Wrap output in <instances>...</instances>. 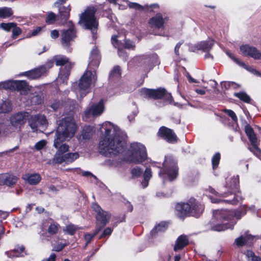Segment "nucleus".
<instances>
[{"label": "nucleus", "instance_id": "f257e3e1", "mask_svg": "<svg viewBox=\"0 0 261 261\" xmlns=\"http://www.w3.org/2000/svg\"><path fill=\"white\" fill-rule=\"evenodd\" d=\"M101 132L104 137L99 142V149L106 156H113L123 152L126 147V135L116 125L109 121L101 124Z\"/></svg>", "mask_w": 261, "mask_h": 261}, {"label": "nucleus", "instance_id": "f03ea898", "mask_svg": "<svg viewBox=\"0 0 261 261\" xmlns=\"http://www.w3.org/2000/svg\"><path fill=\"white\" fill-rule=\"evenodd\" d=\"M245 213L240 211H231L227 210H217L213 212L211 224L212 229L221 231L227 229H232L236 219H240Z\"/></svg>", "mask_w": 261, "mask_h": 261}, {"label": "nucleus", "instance_id": "7ed1b4c3", "mask_svg": "<svg viewBox=\"0 0 261 261\" xmlns=\"http://www.w3.org/2000/svg\"><path fill=\"white\" fill-rule=\"evenodd\" d=\"M100 57L97 48H94L89 58V63L87 69L79 80V87L81 91V97H84L88 92L87 91L92 85L97 81L95 69L98 68L100 63Z\"/></svg>", "mask_w": 261, "mask_h": 261}, {"label": "nucleus", "instance_id": "20e7f679", "mask_svg": "<svg viewBox=\"0 0 261 261\" xmlns=\"http://www.w3.org/2000/svg\"><path fill=\"white\" fill-rule=\"evenodd\" d=\"M239 176H233L227 179L226 187L232 191L231 193L219 194L214 189L209 187L207 189L213 194L210 198L213 203L225 202L231 204H237L241 199L239 195Z\"/></svg>", "mask_w": 261, "mask_h": 261}, {"label": "nucleus", "instance_id": "39448f33", "mask_svg": "<svg viewBox=\"0 0 261 261\" xmlns=\"http://www.w3.org/2000/svg\"><path fill=\"white\" fill-rule=\"evenodd\" d=\"M77 128L75 120L72 117L63 118L57 128L54 141L65 143L75 135Z\"/></svg>", "mask_w": 261, "mask_h": 261}, {"label": "nucleus", "instance_id": "423d86ee", "mask_svg": "<svg viewBox=\"0 0 261 261\" xmlns=\"http://www.w3.org/2000/svg\"><path fill=\"white\" fill-rule=\"evenodd\" d=\"M176 210L180 218L187 215L198 217L202 213L204 206L195 199L191 198L187 203H178L176 205Z\"/></svg>", "mask_w": 261, "mask_h": 261}, {"label": "nucleus", "instance_id": "0eeeda50", "mask_svg": "<svg viewBox=\"0 0 261 261\" xmlns=\"http://www.w3.org/2000/svg\"><path fill=\"white\" fill-rule=\"evenodd\" d=\"M96 11V7L89 6L80 15L79 23L84 26L86 29L91 30L93 34L96 33V30L98 24L95 16Z\"/></svg>", "mask_w": 261, "mask_h": 261}, {"label": "nucleus", "instance_id": "6e6552de", "mask_svg": "<svg viewBox=\"0 0 261 261\" xmlns=\"http://www.w3.org/2000/svg\"><path fill=\"white\" fill-rule=\"evenodd\" d=\"M128 154L129 155V161L135 163H142L147 158L145 147L138 142L131 144Z\"/></svg>", "mask_w": 261, "mask_h": 261}, {"label": "nucleus", "instance_id": "1a4fd4ad", "mask_svg": "<svg viewBox=\"0 0 261 261\" xmlns=\"http://www.w3.org/2000/svg\"><path fill=\"white\" fill-rule=\"evenodd\" d=\"M162 169L159 172V176L162 177V174H166L170 180L176 178L178 174V168L176 162L172 156L165 157Z\"/></svg>", "mask_w": 261, "mask_h": 261}, {"label": "nucleus", "instance_id": "9d476101", "mask_svg": "<svg viewBox=\"0 0 261 261\" xmlns=\"http://www.w3.org/2000/svg\"><path fill=\"white\" fill-rule=\"evenodd\" d=\"M141 94L154 99H163L169 103L172 101L171 94L168 93L164 88H159L156 90L143 88L141 90Z\"/></svg>", "mask_w": 261, "mask_h": 261}, {"label": "nucleus", "instance_id": "9b49d317", "mask_svg": "<svg viewBox=\"0 0 261 261\" xmlns=\"http://www.w3.org/2000/svg\"><path fill=\"white\" fill-rule=\"evenodd\" d=\"M53 146L57 149V151L52 160V163L53 164L65 163V153L69 150V145L66 143L54 141Z\"/></svg>", "mask_w": 261, "mask_h": 261}, {"label": "nucleus", "instance_id": "f8f14e48", "mask_svg": "<svg viewBox=\"0 0 261 261\" xmlns=\"http://www.w3.org/2000/svg\"><path fill=\"white\" fill-rule=\"evenodd\" d=\"M105 107L103 100H101L96 103L92 104L84 112L83 118L86 120L100 116L104 111Z\"/></svg>", "mask_w": 261, "mask_h": 261}, {"label": "nucleus", "instance_id": "ddd939ff", "mask_svg": "<svg viewBox=\"0 0 261 261\" xmlns=\"http://www.w3.org/2000/svg\"><path fill=\"white\" fill-rule=\"evenodd\" d=\"M29 123L33 132L41 130L47 125V121L42 115L32 116L29 118Z\"/></svg>", "mask_w": 261, "mask_h": 261}, {"label": "nucleus", "instance_id": "4468645a", "mask_svg": "<svg viewBox=\"0 0 261 261\" xmlns=\"http://www.w3.org/2000/svg\"><path fill=\"white\" fill-rule=\"evenodd\" d=\"M92 208L97 213L96 215L97 227H99V225L104 227L108 222L110 215L109 213L102 211L100 207L96 203L92 204Z\"/></svg>", "mask_w": 261, "mask_h": 261}, {"label": "nucleus", "instance_id": "2eb2a0df", "mask_svg": "<svg viewBox=\"0 0 261 261\" xmlns=\"http://www.w3.org/2000/svg\"><path fill=\"white\" fill-rule=\"evenodd\" d=\"M29 114L28 112H21L14 114L10 117L11 125L15 128H20L26 122Z\"/></svg>", "mask_w": 261, "mask_h": 261}, {"label": "nucleus", "instance_id": "dca6fc26", "mask_svg": "<svg viewBox=\"0 0 261 261\" xmlns=\"http://www.w3.org/2000/svg\"><path fill=\"white\" fill-rule=\"evenodd\" d=\"M76 37L74 27L72 25L66 30H63L61 34V43L64 47H68L70 42Z\"/></svg>", "mask_w": 261, "mask_h": 261}, {"label": "nucleus", "instance_id": "f3484780", "mask_svg": "<svg viewBox=\"0 0 261 261\" xmlns=\"http://www.w3.org/2000/svg\"><path fill=\"white\" fill-rule=\"evenodd\" d=\"M242 54L246 56H249L256 60L261 59V53L255 47L248 45H243L240 47Z\"/></svg>", "mask_w": 261, "mask_h": 261}, {"label": "nucleus", "instance_id": "a211bd4d", "mask_svg": "<svg viewBox=\"0 0 261 261\" xmlns=\"http://www.w3.org/2000/svg\"><path fill=\"white\" fill-rule=\"evenodd\" d=\"M158 134L167 142L174 143L177 141L176 136L172 130L165 126H162L160 128Z\"/></svg>", "mask_w": 261, "mask_h": 261}, {"label": "nucleus", "instance_id": "6ab92c4d", "mask_svg": "<svg viewBox=\"0 0 261 261\" xmlns=\"http://www.w3.org/2000/svg\"><path fill=\"white\" fill-rule=\"evenodd\" d=\"M140 59L142 64L147 66L149 69H151L155 65L159 63L158 55L155 54L142 56L140 57Z\"/></svg>", "mask_w": 261, "mask_h": 261}, {"label": "nucleus", "instance_id": "aec40b11", "mask_svg": "<svg viewBox=\"0 0 261 261\" xmlns=\"http://www.w3.org/2000/svg\"><path fill=\"white\" fill-rule=\"evenodd\" d=\"M49 68L50 67L47 68L44 65L41 66L37 68L24 72L23 75L30 79H38L43 75Z\"/></svg>", "mask_w": 261, "mask_h": 261}, {"label": "nucleus", "instance_id": "412c9836", "mask_svg": "<svg viewBox=\"0 0 261 261\" xmlns=\"http://www.w3.org/2000/svg\"><path fill=\"white\" fill-rule=\"evenodd\" d=\"M17 178L15 176L9 173L0 174V185L12 186L17 182Z\"/></svg>", "mask_w": 261, "mask_h": 261}, {"label": "nucleus", "instance_id": "4be33fe9", "mask_svg": "<svg viewBox=\"0 0 261 261\" xmlns=\"http://www.w3.org/2000/svg\"><path fill=\"white\" fill-rule=\"evenodd\" d=\"M165 20L161 14H157L155 16L150 19L149 24L151 28L156 29H163Z\"/></svg>", "mask_w": 261, "mask_h": 261}, {"label": "nucleus", "instance_id": "5701e85b", "mask_svg": "<svg viewBox=\"0 0 261 261\" xmlns=\"http://www.w3.org/2000/svg\"><path fill=\"white\" fill-rule=\"evenodd\" d=\"M226 53L230 58H231L235 62H236L240 66L243 67V68L246 69L247 71H249L250 72L252 73V74L261 77V73L259 71H258L257 70L253 68L252 67H251L250 66L247 65L244 62H241L239 59L236 58L234 57L233 56V55L231 53H228V52H227Z\"/></svg>", "mask_w": 261, "mask_h": 261}, {"label": "nucleus", "instance_id": "b1692460", "mask_svg": "<svg viewBox=\"0 0 261 261\" xmlns=\"http://www.w3.org/2000/svg\"><path fill=\"white\" fill-rule=\"evenodd\" d=\"M22 179L30 185H36L41 180V176L39 174H25L22 177Z\"/></svg>", "mask_w": 261, "mask_h": 261}, {"label": "nucleus", "instance_id": "393cba45", "mask_svg": "<svg viewBox=\"0 0 261 261\" xmlns=\"http://www.w3.org/2000/svg\"><path fill=\"white\" fill-rule=\"evenodd\" d=\"M189 243L187 236L181 235L176 240L175 244L174 247V250L177 251L182 249L184 247L187 246Z\"/></svg>", "mask_w": 261, "mask_h": 261}, {"label": "nucleus", "instance_id": "a878e982", "mask_svg": "<svg viewBox=\"0 0 261 261\" xmlns=\"http://www.w3.org/2000/svg\"><path fill=\"white\" fill-rule=\"evenodd\" d=\"M58 8L60 17L62 19L66 20L69 17L71 7L70 5L57 7Z\"/></svg>", "mask_w": 261, "mask_h": 261}, {"label": "nucleus", "instance_id": "bb28decb", "mask_svg": "<svg viewBox=\"0 0 261 261\" xmlns=\"http://www.w3.org/2000/svg\"><path fill=\"white\" fill-rule=\"evenodd\" d=\"M214 44V41L212 39L207 41H201L198 45L199 49H202L204 51H208L212 48Z\"/></svg>", "mask_w": 261, "mask_h": 261}, {"label": "nucleus", "instance_id": "cd10ccee", "mask_svg": "<svg viewBox=\"0 0 261 261\" xmlns=\"http://www.w3.org/2000/svg\"><path fill=\"white\" fill-rule=\"evenodd\" d=\"M93 133L92 128L90 126H86L83 128L80 137L83 140H88L92 137Z\"/></svg>", "mask_w": 261, "mask_h": 261}, {"label": "nucleus", "instance_id": "c85d7f7f", "mask_svg": "<svg viewBox=\"0 0 261 261\" xmlns=\"http://www.w3.org/2000/svg\"><path fill=\"white\" fill-rule=\"evenodd\" d=\"M24 248L23 246H21L17 247L14 250L8 252L7 253L9 257L13 258V257H19L23 255L21 253L24 251Z\"/></svg>", "mask_w": 261, "mask_h": 261}, {"label": "nucleus", "instance_id": "c756f323", "mask_svg": "<svg viewBox=\"0 0 261 261\" xmlns=\"http://www.w3.org/2000/svg\"><path fill=\"white\" fill-rule=\"evenodd\" d=\"M152 177V173L151 169L149 168H147L143 174V180L142 182V186L143 187L146 188L148 185V181Z\"/></svg>", "mask_w": 261, "mask_h": 261}, {"label": "nucleus", "instance_id": "7c9ffc66", "mask_svg": "<svg viewBox=\"0 0 261 261\" xmlns=\"http://www.w3.org/2000/svg\"><path fill=\"white\" fill-rule=\"evenodd\" d=\"M248 137L251 145L255 150L256 153L260 154L261 153V150L258 147L257 138L255 133Z\"/></svg>", "mask_w": 261, "mask_h": 261}, {"label": "nucleus", "instance_id": "2f4dec72", "mask_svg": "<svg viewBox=\"0 0 261 261\" xmlns=\"http://www.w3.org/2000/svg\"><path fill=\"white\" fill-rule=\"evenodd\" d=\"M79 154L77 152H69L65 154V164H69L78 159Z\"/></svg>", "mask_w": 261, "mask_h": 261}, {"label": "nucleus", "instance_id": "473e14b6", "mask_svg": "<svg viewBox=\"0 0 261 261\" xmlns=\"http://www.w3.org/2000/svg\"><path fill=\"white\" fill-rule=\"evenodd\" d=\"M121 76L120 69L119 66H115L113 68L110 73V79L111 80H116L119 79Z\"/></svg>", "mask_w": 261, "mask_h": 261}, {"label": "nucleus", "instance_id": "72a5a7b5", "mask_svg": "<svg viewBox=\"0 0 261 261\" xmlns=\"http://www.w3.org/2000/svg\"><path fill=\"white\" fill-rule=\"evenodd\" d=\"M80 228L79 226L72 224L67 225L63 229V231L69 235H73L76 231Z\"/></svg>", "mask_w": 261, "mask_h": 261}, {"label": "nucleus", "instance_id": "f704fd0d", "mask_svg": "<svg viewBox=\"0 0 261 261\" xmlns=\"http://www.w3.org/2000/svg\"><path fill=\"white\" fill-rule=\"evenodd\" d=\"M12 110V105L10 101H4L0 103V112L7 113Z\"/></svg>", "mask_w": 261, "mask_h": 261}, {"label": "nucleus", "instance_id": "c9c22d12", "mask_svg": "<svg viewBox=\"0 0 261 261\" xmlns=\"http://www.w3.org/2000/svg\"><path fill=\"white\" fill-rule=\"evenodd\" d=\"M13 11L11 8L8 7L0 8V17L5 18L12 15Z\"/></svg>", "mask_w": 261, "mask_h": 261}, {"label": "nucleus", "instance_id": "e433bc0d", "mask_svg": "<svg viewBox=\"0 0 261 261\" xmlns=\"http://www.w3.org/2000/svg\"><path fill=\"white\" fill-rule=\"evenodd\" d=\"M15 81H8L0 84V86L5 89L16 90Z\"/></svg>", "mask_w": 261, "mask_h": 261}, {"label": "nucleus", "instance_id": "4c0bfd02", "mask_svg": "<svg viewBox=\"0 0 261 261\" xmlns=\"http://www.w3.org/2000/svg\"><path fill=\"white\" fill-rule=\"evenodd\" d=\"M60 225L56 222H52L50 224L48 227V232L51 234H56L58 233Z\"/></svg>", "mask_w": 261, "mask_h": 261}, {"label": "nucleus", "instance_id": "58836bf2", "mask_svg": "<svg viewBox=\"0 0 261 261\" xmlns=\"http://www.w3.org/2000/svg\"><path fill=\"white\" fill-rule=\"evenodd\" d=\"M103 227L101 226V225H99V227H97V224H96V227L93 234L90 233L86 234L85 235V240L86 241V244L89 243L92 238L96 236Z\"/></svg>", "mask_w": 261, "mask_h": 261}, {"label": "nucleus", "instance_id": "ea45409f", "mask_svg": "<svg viewBox=\"0 0 261 261\" xmlns=\"http://www.w3.org/2000/svg\"><path fill=\"white\" fill-rule=\"evenodd\" d=\"M251 238L252 237L249 235L241 236V237L236 239L235 242L238 246H242L244 245L247 242V241Z\"/></svg>", "mask_w": 261, "mask_h": 261}, {"label": "nucleus", "instance_id": "a19ab883", "mask_svg": "<svg viewBox=\"0 0 261 261\" xmlns=\"http://www.w3.org/2000/svg\"><path fill=\"white\" fill-rule=\"evenodd\" d=\"M16 90H25L28 89L29 85L25 81H15Z\"/></svg>", "mask_w": 261, "mask_h": 261}, {"label": "nucleus", "instance_id": "79ce46f5", "mask_svg": "<svg viewBox=\"0 0 261 261\" xmlns=\"http://www.w3.org/2000/svg\"><path fill=\"white\" fill-rule=\"evenodd\" d=\"M167 227V224L165 222H161L156 226L151 231L152 234L158 232L164 231Z\"/></svg>", "mask_w": 261, "mask_h": 261}, {"label": "nucleus", "instance_id": "37998d69", "mask_svg": "<svg viewBox=\"0 0 261 261\" xmlns=\"http://www.w3.org/2000/svg\"><path fill=\"white\" fill-rule=\"evenodd\" d=\"M234 96L247 103H249L251 100L250 97L246 93L243 92L236 93H234Z\"/></svg>", "mask_w": 261, "mask_h": 261}, {"label": "nucleus", "instance_id": "c03bdc74", "mask_svg": "<svg viewBox=\"0 0 261 261\" xmlns=\"http://www.w3.org/2000/svg\"><path fill=\"white\" fill-rule=\"evenodd\" d=\"M128 3V6L129 8L131 9H134L135 10H143L145 9H148V5H145L144 6H142L141 5L136 3H132L127 1Z\"/></svg>", "mask_w": 261, "mask_h": 261}, {"label": "nucleus", "instance_id": "a18cd8bd", "mask_svg": "<svg viewBox=\"0 0 261 261\" xmlns=\"http://www.w3.org/2000/svg\"><path fill=\"white\" fill-rule=\"evenodd\" d=\"M69 75V71L68 69H66L65 70L62 69L60 70L59 76L58 80L61 79L64 82L66 81Z\"/></svg>", "mask_w": 261, "mask_h": 261}, {"label": "nucleus", "instance_id": "49530a36", "mask_svg": "<svg viewBox=\"0 0 261 261\" xmlns=\"http://www.w3.org/2000/svg\"><path fill=\"white\" fill-rule=\"evenodd\" d=\"M14 27H15V23L14 22L2 23L0 24V28L7 32L10 31Z\"/></svg>", "mask_w": 261, "mask_h": 261}, {"label": "nucleus", "instance_id": "de8ad7c7", "mask_svg": "<svg viewBox=\"0 0 261 261\" xmlns=\"http://www.w3.org/2000/svg\"><path fill=\"white\" fill-rule=\"evenodd\" d=\"M68 62V59L64 56H61L56 59L57 66H63Z\"/></svg>", "mask_w": 261, "mask_h": 261}, {"label": "nucleus", "instance_id": "09e8293b", "mask_svg": "<svg viewBox=\"0 0 261 261\" xmlns=\"http://www.w3.org/2000/svg\"><path fill=\"white\" fill-rule=\"evenodd\" d=\"M56 19V15L53 12H50L47 14V16L46 18V22L48 24L53 23Z\"/></svg>", "mask_w": 261, "mask_h": 261}, {"label": "nucleus", "instance_id": "8fccbe9b", "mask_svg": "<svg viewBox=\"0 0 261 261\" xmlns=\"http://www.w3.org/2000/svg\"><path fill=\"white\" fill-rule=\"evenodd\" d=\"M220 159V154L219 153H216L212 158V165L213 168H216L219 165Z\"/></svg>", "mask_w": 261, "mask_h": 261}, {"label": "nucleus", "instance_id": "3c124183", "mask_svg": "<svg viewBox=\"0 0 261 261\" xmlns=\"http://www.w3.org/2000/svg\"><path fill=\"white\" fill-rule=\"evenodd\" d=\"M118 37V36H113L112 37V43L113 44V45L116 48H118V54L119 56H121V53H122V50H121L120 49H119V47H120V46H119V41L117 40V38Z\"/></svg>", "mask_w": 261, "mask_h": 261}, {"label": "nucleus", "instance_id": "603ef678", "mask_svg": "<svg viewBox=\"0 0 261 261\" xmlns=\"http://www.w3.org/2000/svg\"><path fill=\"white\" fill-rule=\"evenodd\" d=\"M223 112L227 114L231 118L232 120L236 123L238 122V118L235 113L231 110L224 109Z\"/></svg>", "mask_w": 261, "mask_h": 261}, {"label": "nucleus", "instance_id": "864d4df0", "mask_svg": "<svg viewBox=\"0 0 261 261\" xmlns=\"http://www.w3.org/2000/svg\"><path fill=\"white\" fill-rule=\"evenodd\" d=\"M47 142L45 140H42L37 142L34 148L37 150H40L43 149L46 145Z\"/></svg>", "mask_w": 261, "mask_h": 261}, {"label": "nucleus", "instance_id": "5fc2aeb1", "mask_svg": "<svg viewBox=\"0 0 261 261\" xmlns=\"http://www.w3.org/2000/svg\"><path fill=\"white\" fill-rule=\"evenodd\" d=\"M22 31L21 29L17 27V24L15 23V27H14L12 29V38L15 39L18 36L21 34Z\"/></svg>", "mask_w": 261, "mask_h": 261}, {"label": "nucleus", "instance_id": "6e6d98bb", "mask_svg": "<svg viewBox=\"0 0 261 261\" xmlns=\"http://www.w3.org/2000/svg\"><path fill=\"white\" fill-rule=\"evenodd\" d=\"M142 173V170L137 167L133 168L131 171L132 176L134 178H137L139 177Z\"/></svg>", "mask_w": 261, "mask_h": 261}, {"label": "nucleus", "instance_id": "4d7b16f0", "mask_svg": "<svg viewBox=\"0 0 261 261\" xmlns=\"http://www.w3.org/2000/svg\"><path fill=\"white\" fill-rule=\"evenodd\" d=\"M124 46L127 49H134L135 47V45L133 42L129 40H126L124 42Z\"/></svg>", "mask_w": 261, "mask_h": 261}, {"label": "nucleus", "instance_id": "13d9d810", "mask_svg": "<svg viewBox=\"0 0 261 261\" xmlns=\"http://www.w3.org/2000/svg\"><path fill=\"white\" fill-rule=\"evenodd\" d=\"M66 246V244L64 243H59L56 245L54 248L53 250L55 251H60L62 250L65 246Z\"/></svg>", "mask_w": 261, "mask_h": 261}, {"label": "nucleus", "instance_id": "bf43d9fd", "mask_svg": "<svg viewBox=\"0 0 261 261\" xmlns=\"http://www.w3.org/2000/svg\"><path fill=\"white\" fill-rule=\"evenodd\" d=\"M246 134L247 137L253 135L254 132L253 129L248 125H246L245 128Z\"/></svg>", "mask_w": 261, "mask_h": 261}, {"label": "nucleus", "instance_id": "052dcab7", "mask_svg": "<svg viewBox=\"0 0 261 261\" xmlns=\"http://www.w3.org/2000/svg\"><path fill=\"white\" fill-rule=\"evenodd\" d=\"M112 232V229L110 227H107L104 230L103 232L100 236V238L106 237L107 236H109L111 234Z\"/></svg>", "mask_w": 261, "mask_h": 261}, {"label": "nucleus", "instance_id": "680f3d73", "mask_svg": "<svg viewBox=\"0 0 261 261\" xmlns=\"http://www.w3.org/2000/svg\"><path fill=\"white\" fill-rule=\"evenodd\" d=\"M224 85L225 86H228L229 87H231L233 88H237L239 87V85L238 84L232 82H225L224 83Z\"/></svg>", "mask_w": 261, "mask_h": 261}, {"label": "nucleus", "instance_id": "e2e57ef3", "mask_svg": "<svg viewBox=\"0 0 261 261\" xmlns=\"http://www.w3.org/2000/svg\"><path fill=\"white\" fill-rule=\"evenodd\" d=\"M62 107V104L59 101H56L52 103L51 107L54 111H57Z\"/></svg>", "mask_w": 261, "mask_h": 261}, {"label": "nucleus", "instance_id": "0e129e2a", "mask_svg": "<svg viewBox=\"0 0 261 261\" xmlns=\"http://www.w3.org/2000/svg\"><path fill=\"white\" fill-rule=\"evenodd\" d=\"M42 28L41 27H37L36 29L33 30L31 34L30 35V37L31 36H36L38 35L41 31Z\"/></svg>", "mask_w": 261, "mask_h": 261}, {"label": "nucleus", "instance_id": "69168bd1", "mask_svg": "<svg viewBox=\"0 0 261 261\" xmlns=\"http://www.w3.org/2000/svg\"><path fill=\"white\" fill-rule=\"evenodd\" d=\"M248 255L252 257V261H260V258L258 256H255L254 253L251 251L248 252Z\"/></svg>", "mask_w": 261, "mask_h": 261}, {"label": "nucleus", "instance_id": "338daca9", "mask_svg": "<svg viewBox=\"0 0 261 261\" xmlns=\"http://www.w3.org/2000/svg\"><path fill=\"white\" fill-rule=\"evenodd\" d=\"M59 32L56 30H53L50 32V37L53 39L57 38L59 37Z\"/></svg>", "mask_w": 261, "mask_h": 261}, {"label": "nucleus", "instance_id": "774afa93", "mask_svg": "<svg viewBox=\"0 0 261 261\" xmlns=\"http://www.w3.org/2000/svg\"><path fill=\"white\" fill-rule=\"evenodd\" d=\"M42 99L41 97L38 95L34 96L33 98L32 102L37 104H40L41 103Z\"/></svg>", "mask_w": 261, "mask_h": 261}]
</instances>
